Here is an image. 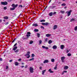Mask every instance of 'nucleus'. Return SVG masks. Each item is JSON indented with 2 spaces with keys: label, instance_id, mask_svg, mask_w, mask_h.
Instances as JSON below:
<instances>
[{
  "label": "nucleus",
  "instance_id": "nucleus-1",
  "mask_svg": "<svg viewBox=\"0 0 77 77\" xmlns=\"http://www.w3.org/2000/svg\"><path fill=\"white\" fill-rule=\"evenodd\" d=\"M29 70L31 73H33L34 72L33 68L32 67H30Z\"/></svg>",
  "mask_w": 77,
  "mask_h": 77
},
{
  "label": "nucleus",
  "instance_id": "nucleus-2",
  "mask_svg": "<svg viewBox=\"0 0 77 77\" xmlns=\"http://www.w3.org/2000/svg\"><path fill=\"white\" fill-rule=\"evenodd\" d=\"M72 10H70L69 11H67L66 12V13L67 14V16L69 17L71 14V13L72 12Z\"/></svg>",
  "mask_w": 77,
  "mask_h": 77
},
{
  "label": "nucleus",
  "instance_id": "nucleus-3",
  "mask_svg": "<svg viewBox=\"0 0 77 77\" xmlns=\"http://www.w3.org/2000/svg\"><path fill=\"white\" fill-rule=\"evenodd\" d=\"M65 59V57H61V60L62 61V62L63 63V62H65V60L64 59Z\"/></svg>",
  "mask_w": 77,
  "mask_h": 77
},
{
  "label": "nucleus",
  "instance_id": "nucleus-4",
  "mask_svg": "<svg viewBox=\"0 0 77 77\" xmlns=\"http://www.w3.org/2000/svg\"><path fill=\"white\" fill-rule=\"evenodd\" d=\"M1 3L2 5H8V2H1Z\"/></svg>",
  "mask_w": 77,
  "mask_h": 77
},
{
  "label": "nucleus",
  "instance_id": "nucleus-5",
  "mask_svg": "<svg viewBox=\"0 0 77 77\" xmlns=\"http://www.w3.org/2000/svg\"><path fill=\"white\" fill-rule=\"evenodd\" d=\"M55 7H56V6L55 5L54 6H50L48 8L49 9H54Z\"/></svg>",
  "mask_w": 77,
  "mask_h": 77
},
{
  "label": "nucleus",
  "instance_id": "nucleus-6",
  "mask_svg": "<svg viewBox=\"0 0 77 77\" xmlns=\"http://www.w3.org/2000/svg\"><path fill=\"white\" fill-rule=\"evenodd\" d=\"M44 63H48V60H45L43 62Z\"/></svg>",
  "mask_w": 77,
  "mask_h": 77
},
{
  "label": "nucleus",
  "instance_id": "nucleus-7",
  "mask_svg": "<svg viewBox=\"0 0 77 77\" xmlns=\"http://www.w3.org/2000/svg\"><path fill=\"white\" fill-rule=\"evenodd\" d=\"M68 66H64V69L65 70L68 69Z\"/></svg>",
  "mask_w": 77,
  "mask_h": 77
},
{
  "label": "nucleus",
  "instance_id": "nucleus-8",
  "mask_svg": "<svg viewBox=\"0 0 77 77\" xmlns=\"http://www.w3.org/2000/svg\"><path fill=\"white\" fill-rule=\"evenodd\" d=\"M51 36V34H48L46 35V36H47V37H49V36Z\"/></svg>",
  "mask_w": 77,
  "mask_h": 77
},
{
  "label": "nucleus",
  "instance_id": "nucleus-9",
  "mask_svg": "<svg viewBox=\"0 0 77 77\" xmlns=\"http://www.w3.org/2000/svg\"><path fill=\"white\" fill-rule=\"evenodd\" d=\"M57 26L56 25H55L54 26V30H55V29H57Z\"/></svg>",
  "mask_w": 77,
  "mask_h": 77
},
{
  "label": "nucleus",
  "instance_id": "nucleus-10",
  "mask_svg": "<svg viewBox=\"0 0 77 77\" xmlns=\"http://www.w3.org/2000/svg\"><path fill=\"white\" fill-rule=\"evenodd\" d=\"M48 71L50 72V73H53V72H54L51 71V69H50L48 70Z\"/></svg>",
  "mask_w": 77,
  "mask_h": 77
},
{
  "label": "nucleus",
  "instance_id": "nucleus-11",
  "mask_svg": "<svg viewBox=\"0 0 77 77\" xmlns=\"http://www.w3.org/2000/svg\"><path fill=\"white\" fill-rule=\"evenodd\" d=\"M46 71V69L42 71V75H44V73H45V72Z\"/></svg>",
  "mask_w": 77,
  "mask_h": 77
},
{
  "label": "nucleus",
  "instance_id": "nucleus-12",
  "mask_svg": "<svg viewBox=\"0 0 77 77\" xmlns=\"http://www.w3.org/2000/svg\"><path fill=\"white\" fill-rule=\"evenodd\" d=\"M32 26H35V27H36L37 26H38V25L37 24V23L33 24L32 25Z\"/></svg>",
  "mask_w": 77,
  "mask_h": 77
},
{
  "label": "nucleus",
  "instance_id": "nucleus-13",
  "mask_svg": "<svg viewBox=\"0 0 77 77\" xmlns=\"http://www.w3.org/2000/svg\"><path fill=\"white\" fill-rule=\"evenodd\" d=\"M17 46H16L14 47L13 48V50H14V51H15V50H16L17 49Z\"/></svg>",
  "mask_w": 77,
  "mask_h": 77
},
{
  "label": "nucleus",
  "instance_id": "nucleus-14",
  "mask_svg": "<svg viewBox=\"0 0 77 77\" xmlns=\"http://www.w3.org/2000/svg\"><path fill=\"white\" fill-rule=\"evenodd\" d=\"M52 48L53 49H56L57 48V46L55 45Z\"/></svg>",
  "mask_w": 77,
  "mask_h": 77
},
{
  "label": "nucleus",
  "instance_id": "nucleus-15",
  "mask_svg": "<svg viewBox=\"0 0 77 77\" xmlns=\"http://www.w3.org/2000/svg\"><path fill=\"white\" fill-rule=\"evenodd\" d=\"M48 15H49V16H50V17H51V16H52V15H53V12H51L50 13H49L48 14Z\"/></svg>",
  "mask_w": 77,
  "mask_h": 77
},
{
  "label": "nucleus",
  "instance_id": "nucleus-16",
  "mask_svg": "<svg viewBox=\"0 0 77 77\" xmlns=\"http://www.w3.org/2000/svg\"><path fill=\"white\" fill-rule=\"evenodd\" d=\"M64 48V45H61V49H62V50H63V49Z\"/></svg>",
  "mask_w": 77,
  "mask_h": 77
},
{
  "label": "nucleus",
  "instance_id": "nucleus-17",
  "mask_svg": "<svg viewBox=\"0 0 77 77\" xmlns=\"http://www.w3.org/2000/svg\"><path fill=\"white\" fill-rule=\"evenodd\" d=\"M15 65L16 66H18L19 65V63H18L17 62H15Z\"/></svg>",
  "mask_w": 77,
  "mask_h": 77
},
{
  "label": "nucleus",
  "instance_id": "nucleus-18",
  "mask_svg": "<svg viewBox=\"0 0 77 77\" xmlns=\"http://www.w3.org/2000/svg\"><path fill=\"white\" fill-rule=\"evenodd\" d=\"M9 17H8L7 16H5L4 17V19H6V20H8Z\"/></svg>",
  "mask_w": 77,
  "mask_h": 77
},
{
  "label": "nucleus",
  "instance_id": "nucleus-19",
  "mask_svg": "<svg viewBox=\"0 0 77 77\" xmlns=\"http://www.w3.org/2000/svg\"><path fill=\"white\" fill-rule=\"evenodd\" d=\"M34 32H38L39 31V30L38 29H35L34 30Z\"/></svg>",
  "mask_w": 77,
  "mask_h": 77
},
{
  "label": "nucleus",
  "instance_id": "nucleus-20",
  "mask_svg": "<svg viewBox=\"0 0 77 77\" xmlns=\"http://www.w3.org/2000/svg\"><path fill=\"white\" fill-rule=\"evenodd\" d=\"M26 55H27V56H28V57H27V58H29V57H30V56L29 55V54L27 53L26 54Z\"/></svg>",
  "mask_w": 77,
  "mask_h": 77
},
{
  "label": "nucleus",
  "instance_id": "nucleus-21",
  "mask_svg": "<svg viewBox=\"0 0 77 77\" xmlns=\"http://www.w3.org/2000/svg\"><path fill=\"white\" fill-rule=\"evenodd\" d=\"M75 20V19H74L72 18L71 19L70 21V22H72V21H74Z\"/></svg>",
  "mask_w": 77,
  "mask_h": 77
},
{
  "label": "nucleus",
  "instance_id": "nucleus-22",
  "mask_svg": "<svg viewBox=\"0 0 77 77\" xmlns=\"http://www.w3.org/2000/svg\"><path fill=\"white\" fill-rule=\"evenodd\" d=\"M57 64H56L55 66L54 67V69H57Z\"/></svg>",
  "mask_w": 77,
  "mask_h": 77
},
{
  "label": "nucleus",
  "instance_id": "nucleus-23",
  "mask_svg": "<svg viewBox=\"0 0 77 77\" xmlns=\"http://www.w3.org/2000/svg\"><path fill=\"white\" fill-rule=\"evenodd\" d=\"M15 8L14 7L13 8H11L10 9L11 11H14V10Z\"/></svg>",
  "mask_w": 77,
  "mask_h": 77
},
{
  "label": "nucleus",
  "instance_id": "nucleus-24",
  "mask_svg": "<svg viewBox=\"0 0 77 77\" xmlns=\"http://www.w3.org/2000/svg\"><path fill=\"white\" fill-rule=\"evenodd\" d=\"M49 25V23H48L47 22L45 23V26H48Z\"/></svg>",
  "mask_w": 77,
  "mask_h": 77
},
{
  "label": "nucleus",
  "instance_id": "nucleus-25",
  "mask_svg": "<svg viewBox=\"0 0 77 77\" xmlns=\"http://www.w3.org/2000/svg\"><path fill=\"white\" fill-rule=\"evenodd\" d=\"M60 12L62 13V14H64L65 13V11H61Z\"/></svg>",
  "mask_w": 77,
  "mask_h": 77
},
{
  "label": "nucleus",
  "instance_id": "nucleus-26",
  "mask_svg": "<svg viewBox=\"0 0 77 77\" xmlns=\"http://www.w3.org/2000/svg\"><path fill=\"white\" fill-rule=\"evenodd\" d=\"M35 59L34 58H32L31 59H30L29 60V61H31V60H33Z\"/></svg>",
  "mask_w": 77,
  "mask_h": 77
},
{
  "label": "nucleus",
  "instance_id": "nucleus-27",
  "mask_svg": "<svg viewBox=\"0 0 77 77\" xmlns=\"http://www.w3.org/2000/svg\"><path fill=\"white\" fill-rule=\"evenodd\" d=\"M51 42H52V41H51V40H50L48 42V43L49 44H50L51 43Z\"/></svg>",
  "mask_w": 77,
  "mask_h": 77
},
{
  "label": "nucleus",
  "instance_id": "nucleus-28",
  "mask_svg": "<svg viewBox=\"0 0 77 77\" xmlns=\"http://www.w3.org/2000/svg\"><path fill=\"white\" fill-rule=\"evenodd\" d=\"M61 6H66V4H65V3H63L61 5Z\"/></svg>",
  "mask_w": 77,
  "mask_h": 77
},
{
  "label": "nucleus",
  "instance_id": "nucleus-29",
  "mask_svg": "<svg viewBox=\"0 0 77 77\" xmlns=\"http://www.w3.org/2000/svg\"><path fill=\"white\" fill-rule=\"evenodd\" d=\"M68 56H71V54L70 53H68L67 54Z\"/></svg>",
  "mask_w": 77,
  "mask_h": 77
},
{
  "label": "nucleus",
  "instance_id": "nucleus-30",
  "mask_svg": "<svg viewBox=\"0 0 77 77\" xmlns=\"http://www.w3.org/2000/svg\"><path fill=\"white\" fill-rule=\"evenodd\" d=\"M45 20H42L40 21V22H45Z\"/></svg>",
  "mask_w": 77,
  "mask_h": 77
},
{
  "label": "nucleus",
  "instance_id": "nucleus-31",
  "mask_svg": "<svg viewBox=\"0 0 77 77\" xmlns=\"http://www.w3.org/2000/svg\"><path fill=\"white\" fill-rule=\"evenodd\" d=\"M33 41H31L30 42L29 44H33Z\"/></svg>",
  "mask_w": 77,
  "mask_h": 77
},
{
  "label": "nucleus",
  "instance_id": "nucleus-32",
  "mask_svg": "<svg viewBox=\"0 0 77 77\" xmlns=\"http://www.w3.org/2000/svg\"><path fill=\"white\" fill-rule=\"evenodd\" d=\"M74 30H75V31H76L77 30V26H76L74 28Z\"/></svg>",
  "mask_w": 77,
  "mask_h": 77
},
{
  "label": "nucleus",
  "instance_id": "nucleus-33",
  "mask_svg": "<svg viewBox=\"0 0 77 77\" xmlns=\"http://www.w3.org/2000/svg\"><path fill=\"white\" fill-rule=\"evenodd\" d=\"M51 61L52 62H54V59H51Z\"/></svg>",
  "mask_w": 77,
  "mask_h": 77
},
{
  "label": "nucleus",
  "instance_id": "nucleus-34",
  "mask_svg": "<svg viewBox=\"0 0 77 77\" xmlns=\"http://www.w3.org/2000/svg\"><path fill=\"white\" fill-rule=\"evenodd\" d=\"M18 51H19V49H17V50L15 51L14 52H15V53H17V52H18Z\"/></svg>",
  "mask_w": 77,
  "mask_h": 77
},
{
  "label": "nucleus",
  "instance_id": "nucleus-35",
  "mask_svg": "<svg viewBox=\"0 0 77 77\" xmlns=\"http://www.w3.org/2000/svg\"><path fill=\"white\" fill-rule=\"evenodd\" d=\"M37 36L38 37V38H39V37L40 36V34L39 33H37Z\"/></svg>",
  "mask_w": 77,
  "mask_h": 77
},
{
  "label": "nucleus",
  "instance_id": "nucleus-36",
  "mask_svg": "<svg viewBox=\"0 0 77 77\" xmlns=\"http://www.w3.org/2000/svg\"><path fill=\"white\" fill-rule=\"evenodd\" d=\"M27 34H28V35H31V33H30V32H27Z\"/></svg>",
  "mask_w": 77,
  "mask_h": 77
},
{
  "label": "nucleus",
  "instance_id": "nucleus-37",
  "mask_svg": "<svg viewBox=\"0 0 77 77\" xmlns=\"http://www.w3.org/2000/svg\"><path fill=\"white\" fill-rule=\"evenodd\" d=\"M26 36H27V37H29L30 36V35H29V34H27L26 35Z\"/></svg>",
  "mask_w": 77,
  "mask_h": 77
},
{
  "label": "nucleus",
  "instance_id": "nucleus-38",
  "mask_svg": "<svg viewBox=\"0 0 77 77\" xmlns=\"http://www.w3.org/2000/svg\"><path fill=\"white\" fill-rule=\"evenodd\" d=\"M15 4H13L12 5V7H14V8H15Z\"/></svg>",
  "mask_w": 77,
  "mask_h": 77
},
{
  "label": "nucleus",
  "instance_id": "nucleus-39",
  "mask_svg": "<svg viewBox=\"0 0 77 77\" xmlns=\"http://www.w3.org/2000/svg\"><path fill=\"white\" fill-rule=\"evenodd\" d=\"M39 42L40 44H42V40H40L39 41Z\"/></svg>",
  "mask_w": 77,
  "mask_h": 77
},
{
  "label": "nucleus",
  "instance_id": "nucleus-40",
  "mask_svg": "<svg viewBox=\"0 0 77 77\" xmlns=\"http://www.w3.org/2000/svg\"><path fill=\"white\" fill-rule=\"evenodd\" d=\"M47 40H48V38H46L45 40V42H47Z\"/></svg>",
  "mask_w": 77,
  "mask_h": 77
},
{
  "label": "nucleus",
  "instance_id": "nucleus-41",
  "mask_svg": "<svg viewBox=\"0 0 77 77\" xmlns=\"http://www.w3.org/2000/svg\"><path fill=\"white\" fill-rule=\"evenodd\" d=\"M40 27H41V28H42V29H44V27L42 26H41Z\"/></svg>",
  "mask_w": 77,
  "mask_h": 77
},
{
  "label": "nucleus",
  "instance_id": "nucleus-42",
  "mask_svg": "<svg viewBox=\"0 0 77 77\" xmlns=\"http://www.w3.org/2000/svg\"><path fill=\"white\" fill-rule=\"evenodd\" d=\"M4 9L5 10H6V9H7V7H5L4 8Z\"/></svg>",
  "mask_w": 77,
  "mask_h": 77
},
{
  "label": "nucleus",
  "instance_id": "nucleus-43",
  "mask_svg": "<svg viewBox=\"0 0 77 77\" xmlns=\"http://www.w3.org/2000/svg\"><path fill=\"white\" fill-rule=\"evenodd\" d=\"M42 25L45 26V23H42Z\"/></svg>",
  "mask_w": 77,
  "mask_h": 77
},
{
  "label": "nucleus",
  "instance_id": "nucleus-44",
  "mask_svg": "<svg viewBox=\"0 0 77 77\" xmlns=\"http://www.w3.org/2000/svg\"><path fill=\"white\" fill-rule=\"evenodd\" d=\"M17 45V43H16L15 44H14L13 47H15V46Z\"/></svg>",
  "mask_w": 77,
  "mask_h": 77
},
{
  "label": "nucleus",
  "instance_id": "nucleus-45",
  "mask_svg": "<svg viewBox=\"0 0 77 77\" xmlns=\"http://www.w3.org/2000/svg\"><path fill=\"white\" fill-rule=\"evenodd\" d=\"M19 6L20 8H22L23 7V6L22 5H19Z\"/></svg>",
  "mask_w": 77,
  "mask_h": 77
},
{
  "label": "nucleus",
  "instance_id": "nucleus-46",
  "mask_svg": "<svg viewBox=\"0 0 77 77\" xmlns=\"http://www.w3.org/2000/svg\"><path fill=\"white\" fill-rule=\"evenodd\" d=\"M17 6H18V5L17 4L15 5L14 6V8H17Z\"/></svg>",
  "mask_w": 77,
  "mask_h": 77
},
{
  "label": "nucleus",
  "instance_id": "nucleus-47",
  "mask_svg": "<svg viewBox=\"0 0 77 77\" xmlns=\"http://www.w3.org/2000/svg\"><path fill=\"white\" fill-rule=\"evenodd\" d=\"M23 39H26V38L24 37H23Z\"/></svg>",
  "mask_w": 77,
  "mask_h": 77
},
{
  "label": "nucleus",
  "instance_id": "nucleus-48",
  "mask_svg": "<svg viewBox=\"0 0 77 77\" xmlns=\"http://www.w3.org/2000/svg\"><path fill=\"white\" fill-rule=\"evenodd\" d=\"M45 49H46V50H48V47H45Z\"/></svg>",
  "mask_w": 77,
  "mask_h": 77
},
{
  "label": "nucleus",
  "instance_id": "nucleus-49",
  "mask_svg": "<svg viewBox=\"0 0 77 77\" xmlns=\"http://www.w3.org/2000/svg\"><path fill=\"white\" fill-rule=\"evenodd\" d=\"M15 38L14 39L12 42V43H13V42H15Z\"/></svg>",
  "mask_w": 77,
  "mask_h": 77
},
{
  "label": "nucleus",
  "instance_id": "nucleus-50",
  "mask_svg": "<svg viewBox=\"0 0 77 77\" xmlns=\"http://www.w3.org/2000/svg\"><path fill=\"white\" fill-rule=\"evenodd\" d=\"M42 67H41V66H40L39 67V69H41V70H42Z\"/></svg>",
  "mask_w": 77,
  "mask_h": 77
},
{
  "label": "nucleus",
  "instance_id": "nucleus-51",
  "mask_svg": "<svg viewBox=\"0 0 77 77\" xmlns=\"http://www.w3.org/2000/svg\"><path fill=\"white\" fill-rule=\"evenodd\" d=\"M8 68H9V67H8V66H7L6 68V69H8Z\"/></svg>",
  "mask_w": 77,
  "mask_h": 77
},
{
  "label": "nucleus",
  "instance_id": "nucleus-52",
  "mask_svg": "<svg viewBox=\"0 0 77 77\" xmlns=\"http://www.w3.org/2000/svg\"><path fill=\"white\" fill-rule=\"evenodd\" d=\"M56 14V12H54V13H53V15H55Z\"/></svg>",
  "mask_w": 77,
  "mask_h": 77
},
{
  "label": "nucleus",
  "instance_id": "nucleus-53",
  "mask_svg": "<svg viewBox=\"0 0 77 77\" xmlns=\"http://www.w3.org/2000/svg\"><path fill=\"white\" fill-rule=\"evenodd\" d=\"M42 48H45V47L44 46H42Z\"/></svg>",
  "mask_w": 77,
  "mask_h": 77
},
{
  "label": "nucleus",
  "instance_id": "nucleus-54",
  "mask_svg": "<svg viewBox=\"0 0 77 77\" xmlns=\"http://www.w3.org/2000/svg\"><path fill=\"white\" fill-rule=\"evenodd\" d=\"M32 56L33 57H34V56H35V55L34 54H32Z\"/></svg>",
  "mask_w": 77,
  "mask_h": 77
},
{
  "label": "nucleus",
  "instance_id": "nucleus-55",
  "mask_svg": "<svg viewBox=\"0 0 77 77\" xmlns=\"http://www.w3.org/2000/svg\"><path fill=\"white\" fill-rule=\"evenodd\" d=\"M3 60V59L2 58H0V61H2Z\"/></svg>",
  "mask_w": 77,
  "mask_h": 77
},
{
  "label": "nucleus",
  "instance_id": "nucleus-56",
  "mask_svg": "<svg viewBox=\"0 0 77 77\" xmlns=\"http://www.w3.org/2000/svg\"><path fill=\"white\" fill-rule=\"evenodd\" d=\"M63 72L66 73V72H67V71H63Z\"/></svg>",
  "mask_w": 77,
  "mask_h": 77
},
{
  "label": "nucleus",
  "instance_id": "nucleus-57",
  "mask_svg": "<svg viewBox=\"0 0 77 77\" xmlns=\"http://www.w3.org/2000/svg\"><path fill=\"white\" fill-rule=\"evenodd\" d=\"M27 66H28L27 65H26L25 66V68H27Z\"/></svg>",
  "mask_w": 77,
  "mask_h": 77
},
{
  "label": "nucleus",
  "instance_id": "nucleus-58",
  "mask_svg": "<svg viewBox=\"0 0 77 77\" xmlns=\"http://www.w3.org/2000/svg\"><path fill=\"white\" fill-rule=\"evenodd\" d=\"M12 62V60H10L9 61L10 62Z\"/></svg>",
  "mask_w": 77,
  "mask_h": 77
},
{
  "label": "nucleus",
  "instance_id": "nucleus-59",
  "mask_svg": "<svg viewBox=\"0 0 77 77\" xmlns=\"http://www.w3.org/2000/svg\"><path fill=\"white\" fill-rule=\"evenodd\" d=\"M27 53H28V54H29L30 53V52L29 51H28L27 52Z\"/></svg>",
  "mask_w": 77,
  "mask_h": 77
},
{
  "label": "nucleus",
  "instance_id": "nucleus-60",
  "mask_svg": "<svg viewBox=\"0 0 77 77\" xmlns=\"http://www.w3.org/2000/svg\"><path fill=\"white\" fill-rule=\"evenodd\" d=\"M19 61H21V59H19L18 60Z\"/></svg>",
  "mask_w": 77,
  "mask_h": 77
},
{
  "label": "nucleus",
  "instance_id": "nucleus-61",
  "mask_svg": "<svg viewBox=\"0 0 77 77\" xmlns=\"http://www.w3.org/2000/svg\"><path fill=\"white\" fill-rule=\"evenodd\" d=\"M21 66V68H22L24 67V66Z\"/></svg>",
  "mask_w": 77,
  "mask_h": 77
},
{
  "label": "nucleus",
  "instance_id": "nucleus-62",
  "mask_svg": "<svg viewBox=\"0 0 77 77\" xmlns=\"http://www.w3.org/2000/svg\"><path fill=\"white\" fill-rule=\"evenodd\" d=\"M8 24H9V22H7V23L5 24V25H7Z\"/></svg>",
  "mask_w": 77,
  "mask_h": 77
},
{
  "label": "nucleus",
  "instance_id": "nucleus-63",
  "mask_svg": "<svg viewBox=\"0 0 77 77\" xmlns=\"http://www.w3.org/2000/svg\"><path fill=\"white\" fill-rule=\"evenodd\" d=\"M2 21V20L1 19H0V23H1Z\"/></svg>",
  "mask_w": 77,
  "mask_h": 77
},
{
  "label": "nucleus",
  "instance_id": "nucleus-64",
  "mask_svg": "<svg viewBox=\"0 0 77 77\" xmlns=\"http://www.w3.org/2000/svg\"><path fill=\"white\" fill-rule=\"evenodd\" d=\"M66 52H67V53H68V52H69V51L67 50Z\"/></svg>",
  "mask_w": 77,
  "mask_h": 77
}]
</instances>
